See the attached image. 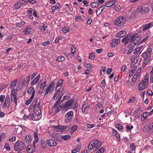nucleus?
I'll use <instances>...</instances> for the list:
<instances>
[{
	"label": "nucleus",
	"instance_id": "obj_37",
	"mask_svg": "<svg viewBox=\"0 0 153 153\" xmlns=\"http://www.w3.org/2000/svg\"><path fill=\"white\" fill-rule=\"evenodd\" d=\"M19 90L18 88H16V89L13 88L12 90L11 91V95H17L16 94H15L16 93L17 91Z\"/></svg>",
	"mask_w": 153,
	"mask_h": 153
},
{
	"label": "nucleus",
	"instance_id": "obj_41",
	"mask_svg": "<svg viewBox=\"0 0 153 153\" xmlns=\"http://www.w3.org/2000/svg\"><path fill=\"white\" fill-rule=\"evenodd\" d=\"M152 49L151 48H149L147 49L146 51L144 53H146V54L150 55L151 53L152 52Z\"/></svg>",
	"mask_w": 153,
	"mask_h": 153
},
{
	"label": "nucleus",
	"instance_id": "obj_34",
	"mask_svg": "<svg viewBox=\"0 0 153 153\" xmlns=\"http://www.w3.org/2000/svg\"><path fill=\"white\" fill-rule=\"evenodd\" d=\"M46 88L45 89H42V90L41 92V94L42 96H45V95L48 94V92H47Z\"/></svg>",
	"mask_w": 153,
	"mask_h": 153
},
{
	"label": "nucleus",
	"instance_id": "obj_35",
	"mask_svg": "<svg viewBox=\"0 0 153 153\" xmlns=\"http://www.w3.org/2000/svg\"><path fill=\"white\" fill-rule=\"evenodd\" d=\"M36 142L34 140L33 142V148L32 149L31 152H29V153H32L35 151V149L36 147L35 146V144Z\"/></svg>",
	"mask_w": 153,
	"mask_h": 153
},
{
	"label": "nucleus",
	"instance_id": "obj_31",
	"mask_svg": "<svg viewBox=\"0 0 153 153\" xmlns=\"http://www.w3.org/2000/svg\"><path fill=\"white\" fill-rule=\"evenodd\" d=\"M99 6V3L98 2H92L91 3V6L92 8H96L98 7Z\"/></svg>",
	"mask_w": 153,
	"mask_h": 153
},
{
	"label": "nucleus",
	"instance_id": "obj_6",
	"mask_svg": "<svg viewBox=\"0 0 153 153\" xmlns=\"http://www.w3.org/2000/svg\"><path fill=\"white\" fill-rule=\"evenodd\" d=\"M74 101L75 100L74 99H71L69 100L66 102L62 104V109L65 110H67L68 108H70Z\"/></svg>",
	"mask_w": 153,
	"mask_h": 153
},
{
	"label": "nucleus",
	"instance_id": "obj_9",
	"mask_svg": "<svg viewBox=\"0 0 153 153\" xmlns=\"http://www.w3.org/2000/svg\"><path fill=\"white\" fill-rule=\"evenodd\" d=\"M10 105V99L8 97H6L4 102L3 105V107L6 108L7 107L8 108Z\"/></svg>",
	"mask_w": 153,
	"mask_h": 153
},
{
	"label": "nucleus",
	"instance_id": "obj_11",
	"mask_svg": "<svg viewBox=\"0 0 153 153\" xmlns=\"http://www.w3.org/2000/svg\"><path fill=\"white\" fill-rule=\"evenodd\" d=\"M120 42V39H113L112 40V42H111V45L112 47H114L117 45Z\"/></svg>",
	"mask_w": 153,
	"mask_h": 153
},
{
	"label": "nucleus",
	"instance_id": "obj_57",
	"mask_svg": "<svg viewBox=\"0 0 153 153\" xmlns=\"http://www.w3.org/2000/svg\"><path fill=\"white\" fill-rule=\"evenodd\" d=\"M105 150V149L103 148H101L97 152L98 153H102Z\"/></svg>",
	"mask_w": 153,
	"mask_h": 153
},
{
	"label": "nucleus",
	"instance_id": "obj_32",
	"mask_svg": "<svg viewBox=\"0 0 153 153\" xmlns=\"http://www.w3.org/2000/svg\"><path fill=\"white\" fill-rule=\"evenodd\" d=\"M25 140L27 143H30L31 140L29 135H26L25 137Z\"/></svg>",
	"mask_w": 153,
	"mask_h": 153
},
{
	"label": "nucleus",
	"instance_id": "obj_48",
	"mask_svg": "<svg viewBox=\"0 0 153 153\" xmlns=\"http://www.w3.org/2000/svg\"><path fill=\"white\" fill-rule=\"evenodd\" d=\"M150 9L149 7H146L144 9L143 12V13H146L149 12Z\"/></svg>",
	"mask_w": 153,
	"mask_h": 153
},
{
	"label": "nucleus",
	"instance_id": "obj_21",
	"mask_svg": "<svg viewBox=\"0 0 153 153\" xmlns=\"http://www.w3.org/2000/svg\"><path fill=\"white\" fill-rule=\"evenodd\" d=\"M39 77L40 75H39L31 82V85H33L37 83L39 80Z\"/></svg>",
	"mask_w": 153,
	"mask_h": 153
},
{
	"label": "nucleus",
	"instance_id": "obj_3",
	"mask_svg": "<svg viewBox=\"0 0 153 153\" xmlns=\"http://www.w3.org/2000/svg\"><path fill=\"white\" fill-rule=\"evenodd\" d=\"M31 105H32V106H35V108L33 110L35 114L36 115H40L41 111L39 102L37 103V100L35 101L34 100Z\"/></svg>",
	"mask_w": 153,
	"mask_h": 153
},
{
	"label": "nucleus",
	"instance_id": "obj_45",
	"mask_svg": "<svg viewBox=\"0 0 153 153\" xmlns=\"http://www.w3.org/2000/svg\"><path fill=\"white\" fill-rule=\"evenodd\" d=\"M141 69L140 68H138L136 72L134 74V75H136V76L138 77L139 76V75Z\"/></svg>",
	"mask_w": 153,
	"mask_h": 153
},
{
	"label": "nucleus",
	"instance_id": "obj_59",
	"mask_svg": "<svg viewBox=\"0 0 153 153\" xmlns=\"http://www.w3.org/2000/svg\"><path fill=\"white\" fill-rule=\"evenodd\" d=\"M62 105H59L58 107L56 108V109L55 111V112L56 113H57L58 112H59V111L60 110V109L62 108Z\"/></svg>",
	"mask_w": 153,
	"mask_h": 153
},
{
	"label": "nucleus",
	"instance_id": "obj_51",
	"mask_svg": "<svg viewBox=\"0 0 153 153\" xmlns=\"http://www.w3.org/2000/svg\"><path fill=\"white\" fill-rule=\"evenodd\" d=\"M134 53L135 54V57H137L141 53L140 52H137L135 51H134Z\"/></svg>",
	"mask_w": 153,
	"mask_h": 153
},
{
	"label": "nucleus",
	"instance_id": "obj_25",
	"mask_svg": "<svg viewBox=\"0 0 153 153\" xmlns=\"http://www.w3.org/2000/svg\"><path fill=\"white\" fill-rule=\"evenodd\" d=\"M17 82V80H14L13 81L11 82L10 85V87L11 89H12L13 88H14L15 87V86H16Z\"/></svg>",
	"mask_w": 153,
	"mask_h": 153
},
{
	"label": "nucleus",
	"instance_id": "obj_49",
	"mask_svg": "<svg viewBox=\"0 0 153 153\" xmlns=\"http://www.w3.org/2000/svg\"><path fill=\"white\" fill-rule=\"evenodd\" d=\"M117 128L119 130L122 129L123 128V127L122 125L120 124H118L116 126Z\"/></svg>",
	"mask_w": 153,
	"mask_h": 153
},
{
	"label": "nucleus",
	"instance_id": "obj_47",
	"mask_svg": "<svg viewBox=\"0 0 153 153\" xmlns=\"http://www.w3.org/2000/svg\"><path fill=\"white\" fill-rule=\"evenodd\" d=\"M95 56L94 53H91L89 55V58L90 59L93 60L95 58Z\"/></svg>",
	"mask_w": 153,
	"mask_h": 153
},
{
	"label": "nucleus",
	"instance_id": "obj_26",
	"mask_svg": "<svg viewBox=\"0 0 153 153\" xmlns=\"http://www.w3.org/2000/svg\"><path fill=\"white\" fill-rule=\"evenodd\" d=\"M53 127L55 128L56 129H59V130H61V132H63L64 130L62 126L60 125H53Z\"/></svg>",
	"mask_w": 153,
	"mask_h": 153
},
{
	"label": "nucleus",
	"instance_id": "obj_42",
	"mask_svg": "<svg viewBox=\"0 0 153 153\" xmlns=\"http://www.w3.org/2000/svg\"><path fill=\"white\" fill-rule=\"evenodd\" d=\"M65 60V58L63 56H60L57 57L56 61H62Z\"/></svg>",
	"mask_w": 153,
	"mask_h": 153
},
{
	"label": "nucleus",
	"instance_id": "obj_4",
	"mask_svg": "<svg viewBox=\"0 0 153 153\" xmlns=\"http://www.w3.org/2000/svg\"><path fill=\"white\" fill-rule=\"evenodd\" d=\"M126 21V18L124 16H121L115 20L114 24L116 25L120 26L124 25Z\"/></svg>",
	"mask_w": 153,
	"mask_h": 153
},
{
	"label": "nucleus",
	"instance_id": "obj_40",
	"mask_svg": "<svg viewBox=\"0 0 153 153\" xmlns=\"http://www.w3.org/2000/svg\"><path fill=\"white\" fill-rule=\"evenodd\" d=\"M130 148L132 151L136 149V146L134 143H131L130 145Z\"/></svg>",
	"mask_w": 153,
	"mask_h": 153
},
{
	"label": "nucleus",
	"instance_id": "obj_20",
	"mask_svg": "<svg viewBox=\"0 0 153 153\" xmlns=\"http://www.w3.org/2000/svg\"><path fill=\"white\" fill-rule=\"evenodd\" d=\"M63 82V80L62 79H61L59 80V81L56 84V90L57 89V88L59 87H60L59 88H61Z\"/></svg>",
	"mask_w": 153,
	"mask_h": 153
},
{
	"label": "nucleus",
	"instance_id": "obj_22",
	"mask_svg": "<svg viewBox=\"0 0 153 153\" xmlns=\"http://www.w3.org/2000/svg\"><path fill=\"white\" fill-rule=\"evenodd\" d=\"M149 113L148 112H146L143 113L142 116L141 118V120H144L146 119V117L149 115Z\"/></svg>",
	"mask_w": 153,
	"mask_h": 153
},
{
	"label": "nucleus",
	"instance_id": "obj_56",
	"mask_svg": "<svg viewBox=\"0 0 153 153\" xmlns=\"http://www.w3.org/2000/svg\"><path fill=\"white\" fill-rule=\"evenodd\" d=\"M121 7L120 6L118 5L115 6L114 9L115 10L117 11H119L121 10Z\"/></svg>",
	"mask_w": 153,
	"mask_h": 153
},
{
	"label": "nucleus",
	"instance_id": "obj_13",
	"mask_svg": "<svg viewBox=\"0 0 153 153\" xmlns=\"http://www.w3.org/2000/svg\"><path fill=\"white\" fill-rule=\"evenodd\" d=\"M47 141L48 142V144L49 146H55L57 144L56 142L52 139L49 140H47Z\"/></svg>",
	"mask_w": 153,
	"mask_h": 153
},
{
	"label": "nucleus",
	"instance_id": "obj_28",
	"mask_svg": "<svg viewBox=\"0 0 153 153\" xmlns=\"http://www.w3.org/2000/svg\"><path fill=\"white\" fill-rule=\"evenodd\" d=\"M77 128V127L76 125H74L71 128H70V132L71 133H73L74 131H75Z\"/></svg>",
	"mask_w": 153,
	"mask_h": 153
},
{
	"label": "nucleus",
	"instance_id": "obj_60",
	"mask_svg": "<svg viewBox=\"0 0 153 153\" xmlns=\"http://www.w3.org/2000/svg\"><path fill=\"white\" fill-rule=\"evenodd\" d=\"M16 140V137L15 136H13L9 139V141L11 142L15 141Z\"/></svg>",
	"mask_w": 153,
	"mask_h": 153
},
{
	"label": "nucleus",
	"instance_id": "obj_5",
	"mask_svg": "<svg viewBox=\"0 0 153 153\" xmlns=\"http://www.w3.org/2000/svg\"><path fill=\"white\" fill-rule=\"evenodd\" d=\"M148 83V78H146L143 80L138 85V90L141 91L146 88Z\"/></svg>",
	"mask_w": 153,
	"mask_h": 153
},
{
	"label": "nucleus",
	"instance_id": "obj_24",
	"mask_svg": "<svg viewBox=\"0 0 153 153\" xmlns=\"http://www.w3.org/2000/svg\"><path fill=\"white\" fill-rule=\"evenodd\" d=\"M11 99L12 102H14L16 104L17 102V95H11Z\"/></svg>",
	"mask_w": 153,
	"mask_h": 153
},
{
	"label": "nucleus",
	"instance_id": "obj_30",
	"mask_svg": "<svg viewBox=\"0 0 153 153\" xmlns=\"http://www.w3.org/2000/svg\"><path fill=\"white\" fill-rule=\"evenodd\" d=\"M73 113L72 111L68 112L65 115V117L66 118H68L69 117H71L73 116Z\"/></svg>",
	"mask_w": 153,
	"mask_h": 153
},
{
	"label": "nucleus",
	"instance_id": "obj_2",
	"mask_svg": "<svg viewBox=\"0 0 153 153\" xmlns=\"http://www.w3.org/2000/svg\"><path fill=\"white\" fill-rule=\"evenodd\" d=\"M25 147V145L24 142L19 141L16 143L14 148L16 151H19L18 153H22V151Z\"/></svg>",
	"mask_w": 153,
	"mask_h": 153
},
{
	"label": "nucleus",
	"instance_id": "obj_53",
	"mask_svg": "<svg viewBox=\"0 0 153 153\" xmlns=\"http://www.w3.org/2000/svg\"><path fill=\"white\" fill-rule=\"evenodd\" d=\"M76 49L73 46L71 47V50L72 51V53H71V54L72 56H73L74 55V52H75V51H76Z\"/></svg>",
	"mask_w": 153,
	"mask_h": 153
},
{
	"label": "nucleus",
	"instance_id": "obj_33",
	"mask_svg": "<svg viewBox=\"0 0 153 153\" xmlns=\"http://www.w3.org/2000/svg\"><path fill=\"white\" fill-rule=\"evenodd\" d=\"M84 65L87 68H92L93 66L91 65L90 64L87 63L85 61H84L83 62Z\"/></svg>",
	"mask_w": 153,
	"mask_h": 153
},
{
	"label": "nucleus",
	"instance_id": "obj_27",
	"mask_svg": "<svg viewBox=\"0 0 153 153\" xmlns=\"http://www.w3.org/2000/svg\"><path fill=\"white\" fill-rule=\"evenodd\" d=\"M24 4L23 3H20V2H18L17 3L15 4H14L15 7L16 9H18L22 5Z\"/></svg>",
	"mask_w": 153,
	"mask_h": 153
},
{
	"label": "nucleus",
	"instance_id": "obj_29",
	"mask_svg": "<svg viewBox=\"0 0 153 153\" xmlns=\"http://www.w3.org/2000/svg\"><path fill=\"white\" fill-rule=\"evenodd\" d=\"M40 145L43 149H44L46 148V144L45 143V141L43 140H41L40 141Z\"/></svg>",
	"mask_w": 153,
	"mask_h": 153
},
{
	"label": "nucleus",
	"instance_id": "obj_19",
	"mask_svg": "<svg viewBox=\"0 0 153 153\" xmlns=\"http://www.w3.org/2000/svg\"><path fill=\"white\" fill-rule=\"evenodd\" d=\"M137 68V67L136 66H134L132 68L129 73V77H131L133 75Z\"/></svg>",
	"mask_w": 153,
	"mask_h": 153
},
{
	"label": "nucleus",
	"instance_id": "obj_61",
	"mask_svg": "<svg viewBox=\"0 0 153 153\" xmlns=\"http://www.w3.org/2000/svg\"><path fill=\"white\" fill-rule=\"evenodd\" d=\"M5 96L4 95H1L0 97V101L2 103L4 100V99Z\"/></svg>",
	"mask_w": 153,
	"mask_h": 153
},
{
	"label": "nucleus",
	"instance_id": "obj_62",
	"mask_svg": "<svg viewBox=\"0 0 153 153\" xmlns=\"http://www.w3.org/2000/svg\"><path fill=\"white\" fill-rule=\"evenodd\" d=\"M135 98L134 97H132L129 100V102H131L132 103L135 101Z\"/></svg>",
	"mask_w": 153,
	"mask_h": 153
},
{
	"label": "nucleus",
	"instance_id": "obj_1",
	"mask_svg": "<svg viewBox=\"0 0 153 153\" xmlns=\"http://www.w3.org/2000/svg\"><path fill=\"white\" fill-rule=\"evenodd\" d=\"M102 144V142H100L98 140H94L89 144L88 148L89 150L93 149L95 151L100 147Z\"/></svg>",
	"mask_w": 153,
	"mask_h": 153
},
{
	"label": "nucleus",
	"instance_id": "obj_43",
	"mask_svg": "<svg viewBox=\"0 0 153 153\" xmlns=\"http://www.w3.org/2000/svg\"><path fill=\"white\" fill-rule=\"evenodd\" d=\"M113 131L114 134H115L114 136L117 138H120V136L119 134H118L117 131L114 129H113Z\"/></svg>",
	"mask_w": 153,
	"mask_h": 153
},
{
	"label": "nucleus",
	"instance_id": "obj_46",
	"mask_svg": "<svg viewBox=\"0 0 153 153\" xmlns=\"http://www.w3.org/2000/svg\"><path fill=\"white\" fill-rule=\"evenodd\" d=\"M143 46H141L138 47H137L135 48V49L134 50V51H135L137 52H140V53H141L142 52V51H141L142 48Z\"/></svg>",
	"mask_w": 153,
	"mask_h": 153
},
{
	"label": "nucleus",
	"instance_id": "obj_52",
	"mask_svg": "<svg viewBox=\"0 0 153 153\" xmlns=\"http://www.w3.org/2000/svg\"><path fill=\"white\" fill-rule=\"evenodd\" d=\"M30 75H28V76H27L26 78L25 79V81L26 82V83L28 84V82H30Z\"/></svg>",
	"mask_w": 153,
	"mask_h": 153
},
{
	"label": "nucleus",
	"instance_id": "obj_12",
	"mask_svg": "<svg viewBox=\"0 0 153 153\" xmlns=\"http://www.w3.org/2000/svg\"><path fill=\"white\" fill-rule=\"evenodd\" d=\"M35 91L34 90V87L33 86L29 88L27 90L28 93L30 94H32L31 96H33V97L34 96Z\"/></svg>",
	"mask_w": 153,
	"mask_h": 153
},
{
	"label": "nucleus",
	"instance_id": "obj_54",
	"mask_svg": "<svg viewBox=\"0 0 153 153\" xmlns=\"http://www.w3.org/2000/svg\"><path fill=\"white\" fill-rule=\"evenodd\" d=\"M137 10H138V12H141L143 13V8L142 7H140L139 8L138 7L137 8Z\"/></svg>",
	"mask_w": 153,
	"mask_h": 153
},
{
	"label": "nucleus",
	"instance_id": "obj_7",
	"mask_svg": "<svg viewBox=\"0 0 153 153\" xmlns=\"http://www.w3.org/2000/svg\"><path fill=\"white\" fill-rule=\"evenodd\" d=\"M143 57L144 60L143 64V66L144 67L151 60V55L144 53L143 54Z\"/></svg>",
	"mask_w": 153,
	"mask_h": 153
},
{
	"label": "nucleus",
	"instance_id": "obj_16",
	"mask_svg": "<svg viewBox=\"0 0 153 153\" xmlns=\"http://www.w3.org/2000/svg\"><path fill=\"white\" fill-rule=\"evenodd\" d=\"M115 0H111L108 2L106 4V6L107 7H111L114 4Z\"/></svg>",
	"mask_w": 153,
	"mask_h": 153
},
{
	"label": "nucleus",
	"instance_id": "obj_36",
	"mask_svg": "<svg viewBox=\"0 0 153 153\" xmlns=\"http://www.w3.org/2000/svg\"><path fill=\"white\" fill-rule=\"evenodd\" d=\"M34 97H33V96H31L30 99L27 100L25 102V104L26 105H28L32 101Z\"/></svg>",
	"mask_w": 153,
	"mask_h": 153
},
{
	"label": "nucleus",
	"instance_id": "obj_17",
	"mask_svg": "<svg viewBox=\"0 0 153 153\" xmlns=\"http://www.w3.org/2000/svg\"><path fill=\"white\" fill-rule=\"evenodd\" d=\"M55 86V84L54 83V82H52L51 83L49 86L48 87V88H46L47 89V92H49L51 90L52 91L53 90V88L54 86Z\"/></svg>",
	"mask_w": 153,
	"mask_h": 153
},
{
	"label": "nucleus",
	"instance_id": "obj_55",
	"mask_svg": "<svg viewBox=\"0 0 153 153\" xmlns=\"http://www.w3.org/2000/svg\"><path fill=\"white\" fill-rule=\"evenodd\" d=\"M98 9H99V8H98L96 11V15H97V16H99V15H100L101 13L102 12V11L101 10V9H100V10H98Z\"/></svg>",
	"mask_w": 153,
	"mask_h": 153
},
{
	"label": "nucleus",
	"instance_id": "obj_50",
	"mask_svg": "<svg viewBox=\"0 0 153 153\" xmlns=\"http://www.w3.org/2000/svg\"><path fill=\"white\" fill-rule=\"evenodd\" d=\"M4 147L5 149L8 151H10V146L7 143L5 144L4 146Z\"/></svg>",
	"mask_w": 153,
	"mask_h": 153
},
{
	"label": "nucleus",
	"instance_id": "obj_64",
	"mask_svg": "<svg viewBox=\"0 0 153 153\" xmlns=\"http://www.w3.org/2000/svg\"><path fill=\"white\" fill-rule=\"evenodd\" d=\"M147 93L148 95L152 96L153 95V93H151L152 91L150 89L148 90Z\"/></svg>",
	"mask_w": 153,
	"mask_h": 153
},
{
	"label": "nucleus",
	"instance_id": "obj_8",
	"mask_svg": "<svg viewBox=\"0 0 153 153\" xmlns=\"http://www.w3.org/2000/svg\"><path fill=\"white\" fill-rule=\"evenodd\" d=\"M140 35H138L133 40L132 42L129 45H130L132 46H133L134 45H136L140 42Z\"/></svg>",
	"mask_w": 153,
	"mask_h": 153
},
{
	"label": "nucleus",
	"instance_id": "obj_10",
	"mask_svg": "<svg viewBox=\"0 0 153 153\" xmlns=\"http://www.w3.org/2000/svg\"><path fill=\"white\" fill-rule=\"evenodd\" d=\"M126 39V42H124V45L126 46L128 44V42H130L132 41V39L131 38V35L130 34L127 35L125 37Z\"/></svg>",
	"mask_w": 153,
	"mask_h": 153
},
{
	"label": "nucleus",
	"instance_id": "obj_39",
	"mask_svg": "<svg viewBox=\"0 0 153 153\" xmlns=\"http://www.w3.org/2000/svg\"><path fill=\"white\" fill-rule=\"evenodd\" d=\"M70 137L71 136L68 135H63L62 136V138L65 140L69 139Z\"/></svg>",
	"mask_w": 153,
	"mask_h": 153
},
{
	"label": "nucleus",
	"instance_id": "obj_38",
	"mask_svg": "<svg viewBox=\"0 0 153 153\" xmlns=\"http://www.w3.org/2000/svg\"><path fill=\"white\" fill-rule=\"evenodd\" d=\"M69 30V28L68 27H65L63 28L62 31L63 33H66L68 32Z\"/></svg>",
	"mask_w": 153,
	"mask_h": 153
},
{
	"label": "nucleus",
	"instance_id": "obj_18",
	"mask_svg": "<svg viewBox=\"0 0 153 153\" xmlns=\"http://www.w3.org/2000/svg\"><path fill=\"white\" fill-rule=\"evenodd\" d=\"M42 81L40 80L38 84V86L40 87V88L41 89H45V87L46 86L45 85L46 81H45L43 83H42Z\"/></svg>",
	"mask_w": 153,
	"mask_h": 153
},
{
	"label": "nucleus",
	"instance_id": "obj_14",
	"mask_svg": "<svg viewBox=\"0 0 153 153\" xmlns=\"http://www.w3.org/2000/svg\"><path fill=\"white\" fill-rule=\"evenodd\" d=\"M126 32L124 30H122L119 32L116 35L117 37H122L125 36L126 34Z\"/></svg>",
	"mask_w": 153,
	"mask_h": 153
},
{
	"label": "nucleus",
	"instance_id": "obj_63",
	"mask_svg": "<svg viewBox=\"0 0 153 153\" xmlns=\"http://www.w3.org/2000/svg\"><path fill=\"white\" fill-rule=\"evenodd\" d=\"M28 116V117H30L32 120H34L35 119V117L33 113L30 114Z\"/></svg>",
	"mask_w": 153,
	"mask_h": 153
},
{
	"label": "nucleus",
	"instance_id": "obj_15",
	"mask_svg": "<svg viewBox=\"0 0 153 153\" xmlns=\"http://www.w3.org/2000/svg\"><path fill=\"white\" fill-rule=\"evenodd\" d=\"M60 88H58L57 90H56V92L54 94L53 97V99L54 100H56L58 97V96L59 95L60 93Z\"/></svg>",
	"mask_w": 153,
	"mask_h": 153
},
{
	"label": "nucleus",
	"instance_id": "obj_58",
	"mask_svg": "<svg viewBox=\"0 0 153 153\" xmlns=\"http://www.w3.org/2000/svg\"><path fill=\"white\" fill-rule=\"evenodd\" d=\"M47 27L48 26L47 25L43 24V26L41 27L40 29L41 30H45L47 28Z\"/></svg>",
	"mask_w": 153,
	"mask_h": 153
},
{
	"label": "nucleus",
	"instance_id": "obj_23",
	"mask_svg": "<svg viewBox=\"0 0 153 153\" xmlns=\"http://www.w3.org/2000/svg\"><path fill=\"white\" fill-rule=\"evenodd\" d=\"M152 25V23H149V24H146V25H145L143 27V31H145L149 29L151 26V25Z\"/></svg>",
	"mask_w": 153,
	"mask_h": 153
},
{
	"label": "nucleus",
	"instance_id": "obj_44",
	"mask_svg": "<svg viewBox=\"0 0 153 153\" xmlns=\"http://www.w3.org/2000/svg\"><path fill=\"white\" fill-rule=\"evenodd\" d=\"M25 22L24 21H22L21 22H20L19 23H17L16 24V25L17 26L19 27H21L22 25H23L25 24Z\"/></svg>",
	"mask_w": 153,
	"mask_h": 153
}]
</instances>
